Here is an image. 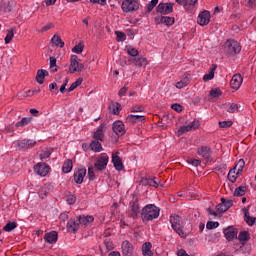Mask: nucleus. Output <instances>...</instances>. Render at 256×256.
I'll return each mask as SVG.
<instances>
[{"mask_svg": "<svg viewBox=\"0 0 256 256\" xmlns=\"http://www.w3.org/2000/svg\"><path fill=\"white\" fill-rule=\"evenodd\" d=\"M140 213L143 223H149V221H154L159 217L161 209L155 204H147Z\"/></svg>", "mask_w": 256, "mask_h": 256, "instance_id": "f257e3e1", "label": "nucleus"}, {"mask_svg": "<svg viewBox=\"0 0 256 256\" xmlns=\"http://www.w3.org/2000/svg\"><path fill=\"white\" fill-rule=\"evenodd\" d=\"M85 67V64L81 63V60L77 55H72L70 57V66L69 70L66 72L68 75L69 73H81Z\"/></svg>", "mask_w": 256, "mask_h": 256, "instance_id": "f03ea898", "label": "nucleus"}, {"mask_svg": "<svg viewBox=\"0 0 256 256\" xmlns=\"http://www.w3.org/2000/svg\"><path fill=\"white\" fill-rule=\"evenodd\" d=\"M224 48L228 55H237V53H241V44L236 40H227L224 44Z\"/></svg>", "mask_w": 256, "mask_h": 256, "instance_id": "7ed1b4c3", "label": "nucleus"}, {"mask_svg": "<svg viewBox=\"0 0 256 256\" xmlns=\"http://www.w3.org/2000/svg\"><path fill=\"white\" fill-rule=\"evenodd\" d=\"M170 223L172 225V229L180 236V237H187L185 232L183 231V227L181 226L182 220L179 215L171 216Z\"/></svg>", "mask_w": 256, "mask_h": 256, "instance_id": "20e7f679", "label": "nucleus"}, {"mask_svg": "<svg viewBox=\"0 0 256 256\" xmlns=\"http://www.w3.org/2000/svg\"><path fill=\"white\" fill-rule=\"evenodd\" d=\"M123 13H133L139 11V0H124L122 2Z\"/></svg>", "mask_w": 256, "mask_h": 256, "instance_id": "39448f33", "label": "nucleus"}, {"mask_svg": "<svg viewBox=\"0 0 256 256\" xmlns=\"http://www.w3.org/2000/svg\"><path fill=\"white\" fill-rule=\"evenodd\" d=\"M141 214V207L139 206V198L134 197L132 201H130V215L132 219H137Z\"/></svg>", "mask_w": 256, "mask_h": 256, "instance_id": "423d86ee", "label": "nucleus"}, {"mask_svg": "<svg viewBox=\"0 0 256 256\" xmlns=\"http://www.w3.org/2000/svg\"><path fill=\"white\" fill-rule=\"evenodd\" d=\"M223 233L226 241H235L239 231L233 226H228L227 228L223 229Z\"/></svg>", "mask_w": 256, "mask_h": 256, "instance_id": "0eeeda50", "label": "nucleus"}, {"mask_svg": "<svg viewBox=\"0 0 256 256\" xmlns=\"http://www.w3.org/2000/svg\"><path fill=\"white\" fill-rule=\"evenodd\" d=\"M109 163V156L107 154H103L101 157H99L94 167L96 171H104V169H107V164Z\"/></svg>", "mask_w": 256, "mask_h": 256, "instance_id": "6e6552de", "label": "nucleus"}, {"mask_svg": "<svg viewBox=\"0 0 256 256\" xmlns=\"http://www.w3.org/2000/svg\"><path fill=\"white\" fill-rule=\"evenodd\" d=\"M173 5V3H160L157 6L156 11L157 13H161V15H169L173 13Z\"/></svg>", "mask_w": 256, "mask_h": 256, "instance_id": "1a4fd4ad", "label": "nucleus"}, {"mask_svg": "<svg viewBox=\"0 0 256 256\" xmlns=\"http://www.w3.org/2000/svg\"><path fill=\"white\" fill-rule=\"evenodd\" d=\"M211 21V13L207 10H204L202 13L198 15L197 23L201 25V27H205V25H209Z\"/></svg>", "mask_w": 256, "mask_h": 256, "instance_id": "9d476101", "label": "nucleus"}, {"mask_svg": "<svg viewBox=\"0 0 256 256\" xmlns=\"http://www.w3.org/2000/svg\"><path fill=\"white\" fill-rule=\"evenodd\" d=\"M49 169V165L45 163H38L34 166L35 173L40 175V177H47V175H49Z\"/></svg>", "mask_w": 256, "mask_h": 256, "instance_id": "9b49d317", "label": "nucleus"}, {"mask_svg": "<svg viewBox=\"0 0 256 256\" xmlns=\"http://www.w3.org/2000/svg\"><path fill=\"white\" fill-rule=\"evenodd\" d=\"M79 227H81V224L79 222L78 216L76 218H71L67 222V230L69 233H77L79 231Z\"/></svg>", "mask_w": 256, "mask_h": 256, "instance_id": "f8f14e48", "label": "nucleus"}, {"mask_svg": "<svg viewBox=\"0 0 256 256\" xmlns=\"http://www.w3.org/2000/svg\"><path fill=\"white\" fill-rule=\"evenodd\" d=\"M19 149H33L37 145V141L31 139H24L17 142Z\"/></svg>", "mask_w": 256, "mask_h": 256, "instance_id": "ddd939ff", "label": "nucleus"}, {"mask_svg": "<svg viewBox=\"0 0 256 256\" xmlns=\"http://www.w3.org/2000/svg\"><path fill=\"white\" fill-rule=\"evenodd\" d=\"M122 255L123 256H133V244H131V242L125 240L122 242Z\"/></svg>", "mask_w": 256, "mask_h": 256, "instance_id": "4468645a", "label": "nucleus"}, {"mask_svg": "<svg viewBox=\"0 0 256 256\" xmlns=\"http://www.w3.org/2000/svg\"><path fill=\"white\" fill-rule=\"evenodd\" d=\"M85 175H87V169L80 168L74 172V181L77 185H81L83 183V179H85Z\"/></svg>", "mask_w": 256, "mask_h": 256, "instance_id": "2eb2a0df", "label": "nucleus"}, {"mask_svg": "<svg viewBox=\"0 0 256 256\" xmlns=\"http://www.w3.org/2000/svg\"><path fill=\"white\" fill-rule=\"evenodd\" d=\"M242 84H243V76H241V74H235L230 81V86L235 91H237Z\"/></svg>", "mask_w": 256, "mask_h": 256, "instance_id": "dca6fc26", "label": "nucleus"}, {"mask_svg": "<svg viewBox=\"0 0 256 256\" xmlns=\"http://www.w3.org/2000/svg\"><path fill=\"white\" fill-rule=\"evenodd\" d=\"M112 163L116 169V171H123V160L119 157V152L112 154Z\"/></svg>", "mask_w": 256, "mask_h": 256, "instance_id": "f3484780", "label": "nucleus"}, {"mask_svg": "<svg viewBox=\"0 0 256 256\" xmlns=\"http://www.w3.org/2000/svg\"><path fill=\"white\" fill-rule=\"evenodd\" d=\"M113 132L118 135V137H122V135L125 133V124L121 121H116L113 123L112 126Z\"/></svg>", "mask_w": 256, "mask_h": 256, "instance_id": "a211bd4d", "label": "nucleus"}, {"mask_svg": "<svg viewBox=\"0 0 256 256\" xmlns=\"http://www.w3.org/2000/svg\"><path fill=\"white\" fill-rule=\"evenodd\" d=\"M155 21L161 25H166L167 27H171V25L175 24V18L169 16L155 18Z\"/></svg>", "mask_w": 256, "mask_h": 256, "instance_id": "6ab92c4d", "label": "nucleus"}, {"mask_svg": "<svg viewBox=\"0 0 256 256\" xmlns=\"http://www.w3.org/2000/svg\"><path fill=\"white\" fill-rule=\"evenodd\" d=\"M58 237L59 234H57V231H51L44 235V240L46 241V243H50L51 245H53L57 241Z\"/></svg>", "mask_w": 256, "mask_h": 256, "instance_id": "aec40b11", "label": "nucleus"}, {"mask_svg": "<svg viewBox=\"0 0 256 256\" xmlns=\"http://www.w3.org/2000/svg\"><path fill=\"white\" fill-rule=\"evenodd\" d=\"M103 137H105V123L101 124L94 133L96 141H103Z\"/></svg>", "mask_w": 256, "mask_h": 256, "instance_id": "412c9836", "label": "nucleus"}, {"mask_svg": "<svg viewBox=\"0 0 256 256\" xmlns=\"http://www.w3.org/2000/svg\"><path fill=\"white\" fill-rule=\"evenodd\" d=\"M77 217H78V221H79L80 225H83L84 227H87V225H89V223H93V221H95V218L90 215H88V216L80 215Z\"/></svg>", "mask_w": 256, "mask_h": 256, "instance_id": "4be33fe9", "label": "nucleus"}, {"mask_svg": "<svg viewBox=\"0 0 256 256\" xmlns=\"http://www.w3.org/2000/svg\"><path fill=\"white\" fill-rule=\"evenodd\" d=\"M49 75V72L47 70L40 69L37 71L36 74V81L39 83V85H43L45 83V77Z\"/></svg>", "mask_w": 256, "mask_h": 256, "instance_id": "5701e85b", "label": "nucleus"}, {"mask_svg": "<svg viewBox=\"0 0 256 256\" xmlns=\"http://www.w3.org/2000/svg\"><path fill=\"white\" fill-rule=\"evenodd\" d=\"M126 121L127 123H142V121H145V116L130 114L127 116Z\"/></svg>", "mask_w": 256, "mask_h": 256, "instance_id": "b1692460", "label": "nucleus"}, {"mask_svg": "<svg viewBox=\"0 0 256 256\" xmlns=\"http://www.w3.org/2000/svg\"><path fill=\"white\" fill-rule=\"evenodd\" d=\"M197 153L201 157H204V159H209V157H211V149H209L207 146L198 148Z\"/></svg>", "mask_w": 256, "mask_h": 256, "instance_id": "393cba45", "label": "nucleus"}, {"mask_svg": "<svg viewBox=\"0 0 256 256\" xmlns=\"http://www.w3.org/2000/svg\"><path fill=\"white\" fill-rule=\"evenodd\" d=\"M189 83H191V75L187 74L179 82L176 83V88L183 89V87H187Z\"/></svg>", "mask_w": 256, "mask_h": 256, "instance_id": "a878e982", "label": "nucleus"}, {"mask_svg": "<svg viewBox=\"0 0 256 256\" xmlns=\"http://www.w3.org/2000/svg\"><path fill=\"white\" fill-rule=\"evenodd\" d=\"M178 5H182L186 10L189 9V7H193L196 5L197 1L199 0H175Z\"/></svg>", "mask_w": 256, "mask_h": 256, "instance_id": "bb28decb", "label": "nucleus"}, {"mask_svg": "<svg viewBox=\"0 0 256 256\" xmlns=\"http://www.w3.org/2000/svg\"><path fill=\"white\" fill-rule=\"evenodd\" d=\"M153 245L151 242H146L142 245V254L143 256H153V251H151Z\"/></svg>", "mask_w": 256, "mask_h": 256, "instance_id": "cd10ccee", "label": "nucleus"}, {"mask_svg": "<svg viewBox=\"0 0 256 256\" xmlns=\"http://www.w3.org/2000/svg\"><path fill=\"white\" fill-rule=\"evenodd\" d=\"M52 45H55V47H60V49H63L65 47V42L61 39V36L54 35L51 39Z\"/></svg>", "mask_w": 256, "mask_h": 256, "instance_id": "c85d7f7f", "label": "nucleus"}, {"mask_svg": "<svg viewBox=\"0 0 256 256\" xmlns=\"http://www.w3.org/2000/svg\"><path fill=\"white\" fill-rule=\"evenodd\" d=\"M133 63H134V65H136V67H146L147 66V58H145L143 56L135 57L133 59Z\"/></svg>", "mask_w": 256, "mask_h": 256, "instance_id": "c756f323", "label": "nucleus"}, {"mask_svg": "<svg viewBox=\"0 0 256 256\" xmlns=\"http://www.w3.org/2000/svg\"><path fill=\"white\" fill-rule=\"evenodd\" d=\"M99 141L100 140H94L90 143V149L96 153H101V151H103V146Z\"/></svg>", "mask_w": 256, "mask_h": 256, "instance_id": "7c9ffc66", "label": "nucleus"}, {"mask_svg": "<svg viewBox=\"0 0 256 256\" xmlns=\"http://www.w3.org/2000/svg\"><path fill=\"white\" fill-rule=\"evenodd\" d=\"M244 221L249 225V227H253L256 223V217L249 215V211L246 210L244 213Z\"/></svg>", "mask_w": 256, "mask_h": 256, "instance_id": "2f4dec72", "label": "nucleus"}, {"mask_svg": "<svg viewBox=\"0 0 256 256\" xmlns=\"http://www.w3.org/2000/svg\"><path fill=\"white\" fill-rule=\"evenodd\" d=\"M73 170V160L68 159L67 161L64 162L62 171L63 173H71Z\"/></svg>", "mask_w": 256, "mask_h": 256, "instance_id": "473e14b6", "label": "nucleus"}, {"mask_svg": "<svg viewBox=\"0 0 256 256\" xmlns=\"http://www.w3.org/2000/svg\"><path fill=\"white\" fill-rule=\"evenodd\" d=\"M238 239L242 245H245L249 239H251V236H249V233L247 231H241L239 233Z\"/></svg>", "mask_w": 256, "mask_h": 256, "instance_id": "72a5a7b5", "label": "nucleus"}, {"mask_svg": "<svg viewBox=\"0 0 256 256\" xmlns=\"http://www.w3.org/2000/svg\"><path fill=\"white\" fill-rule=\"evenodd\" d=\"M31 121H33V117H24L15 124V127L16 128L25 127L26 125H29Z\"/></svg>", "mask_w": 256, "mask_h": 256, "instance_id": "f704fd0d", "label": "nucleus"}, {"mask_svg": "<svg viewBox=\"0 0 256 256\" xmlns=\"http://www.w3.org/2000/svg\"><path fill=\"white\" fill-rule=\"evenodd\" d=\"M245 168V160L240 159L234 166V169L237 171V175H241L243 173V169Z\"/></svg>", "mask_w": 256, "mask_h": 256, "instance_id": "c9c22d12", "label": "nucleus"}, {"mask_svg": "<svg viewBox=\"0 0 256 256\" xmlns=\"http://www.w3.org/2000/svg\"><path fill=\"white\" fill-rule=\"evenodd\" d=\"M50 69H52V73H57V71H59V67H57V58L54 56H50Z\"/></svg>", "mask_w": 256, "mask_h": 256, "instance_id": "e433bc0d", "label": "nucleus"}, {"mask_svg": "<svg viewBox=\"0 0 256 256\" xmlns=\"http://www.w3.org/2000/svg\"><path fill=\"white\" fill-rule=\"evenodd\" d=\"M236 169L232 168L228 173V180H230L231 183H235L237 181V177H239V174H237Z\"/></svg>", "mask_w": 256, "mask_h": 256, "instance_id": "4c0bfd02", "label": "nucleus"}, {"mask_svg": "<svg viewBox=\"0 0 256 256\" xmlns=\"http://www.w3.org/2000/svg\"><path fill=\"white\" fill-rule=\"evenodd\" d=\"M13 229H17V223L16 222H8L4 227L3 231H6L8 233H11Z\"/></svg>", "mask_w": 256, "mask_h": 256, "instance_id": "58836bf2", "label": "nucleus"}, {"mask_svg": "<svg viewBox=\"0 0 256 256\" xmlns=\"http://www.w3.org/2000/svg\"><path fill=\"white\" fill-rule=\"evenodd\" d=\"M246 191H247V188L245 186H239L238 188L235 189L234 195L235 197H243Z\"/></svg>", "mask_w": 256, "mask_h": 256, "instance_id": "ea45409f", "label": "nucleus"}, {"mask_svg": "<svg viewBox=\"0 0 256 256\" xmlns=\"http://www.w3.org/2000/svg\"><path fill=\"white\" fill-rule=\"evenodd\" d=\"M83 83V78H78L74 83L70 85L68 88V93H71V91H75V88L79 87Z\"/></svg>", "mask_w": 256, "mask_h": 256, "instance_id": "a19ab883", "label": "nucleus"}, {"mask_svg": "<svg viewBox=\"0 0 256 256\" xmlns=\"http://www.w3.org/2000/svg\"><path fill=\"white\" fill-rule=\"evenodd\" d=\"M189 131H193V126H182L178 130V135H184V133H189Z\"/></svg>", "mask_w": 256, "mask_h": 256, "instance_id": "79ce46f5", "label": "nucleus"}, {"mask_svg": "<svg viewBox=\"0 0 256 256\" xmlns=\"http://www.w3.org/2000/svg\"><path fill=\"white\" fill-rule=\"evenodd\" d=\"M13 37H15V33L13 32V29L8 30L7 35L5 37V43L6 45H9L11 41H13Z\"/></svg>", "mask_w": 256, "mask_h": 256, "instance_id": "37998d69", "label": "nucleus"}, {"mask_svg": "<svg viewBox=\"0 0 256 256\" xmlns=\"http://www.w3.org/2000/svg\"><path fill=\"white\" fill-rule=\"evenodd\" d=\"M161 183V180L159 178L153 177L149 180V186L150 187H159V184Z\"/></svg>", "mask_w": 256, "mask_h": 256, "instance_id": "c03bdc74", "label": "nucleus"}, {"mask_svg": "<svg viewBox=\"0 0 256 256\" xmlns=\"http://www.w3.org/2000/svg\"><path fill=\"white\" fill-rule=\"evenodd\" d=\"M116 34V40L121 42L125 41L127 39V35L121 31H115Z\"/></svg>", "mask_w": 256, "mask_h": 256, "instance_id": "a18cd8bd", "label": "nucleus"}, {"mask_svg": "<svg viewBox=\"0 0 256 256\" xmlns=\"http://www.w3.org/2000/svg\"><path fill=\"white\" fill-rule=\"evenodd\" d=\"M238 109H239V106H237V104L235 103L229 104L226 107L227 113H235V111H237Z\"/></svg>", "mask_w": 256, "mask_h": 256, "instance_id": "49530a36", "label": "nucleus"}, {"mask_svg": "<svg viewBox=\"0 0 256 256\" xmlns=\"http://www.w3.org/2000/svg\"><path fill=\"white\" fill-rule=\"evenodd\" d=\"M127 53L131 57H137V55H139V50L129 46V47H127Z\"/></svg>", "mask_w": 256, "mask_h": 256, "instance_id": "de8ad7c7", "label": "nucleus"}, {"mask_svg": "<svg viewBox=\"0 0 256 256\" xmlns=\"http://www.w3.org/2000/svg\"><path fill=\"white\" fill-rule=\"evenodd\" d=\"M222 204H224V207L229 211L231 207H233V200H227L225 198H221Z\"/></svg>", "mask_w": 256, "mask_h": 256, "instance_id": "09e8293b", "label": "nucleus"}, {"mask_svg": "<svg viewBox=\"0 0 256 256\" xmlns=\"http://www.w3.org/2000/svg\"><path fill=\"white\" fill-rule=\"evenodd\" d=\"M158 3H159V0H151L150 3L147 5L148 13H151V11H153V9H155V7L157 6Z\"/></svg>", "mask_w": 256, "mask_h": 256, "instance_id": "8fccbe9b", "label": "nucleus"}, {"mask_svg": "<svg viewBox=\"0 0 256 256\" xmlns=\"http://www.w3.org/2000/svg\"><path fill=\"white\" fill-rule=\"evenodd\" d=\"M232 125H233V121L231 120L219 122V127H221V129H227V127H231Z\"/></svg>", "mask_w": 256, "mask_h": 256, "instance_id": "3c124183", "label": "nucleus"}, {"mask_svg": "<svg viewBox=\"0 0 256 256\" xmlns=\"http://www.w3.org/2000/svg\"><path fill=\"white\" fill-rule=\"evenodd\" d=\"M51 157V152L49 150H44L40 153L41 161H45V159H49Z\"/></svg>", "mask_w": 256, "mask_h": 256, "instance_id": "603ef678", "label": "nucleus"}, {"mask_svg": "<svg viewBox=\"0 0 256 256\" xmlns=\"http://www.w3.org/2000/svg\"><path fill=\"white\" fill-rule=\"evenodd\" d=\"M120 111H121V104L115 103L114 105H112L113 115H119Z\"/></svg>", "mask_w": 256, "mask_h": 256, "instance_id": "864d4df0", "label": "nucleus"}, {"mask_svg": "<svg viewBox=\"0 0 256 256\" xmlns=\"http://www.w3.org/2000/svg\"><path fill=\"white\" fill-rule=\"evenodd\" d=\"M217 227H219V222L208 221L206 224V229L208 230L217 229Z\"/></svg>", "mask_w": 256, "mask_h": 256, "instance_id": "5fc2aeb1", "label": "nucleus"}, {"mask_svg": "<svg viewBox=\"0 0 256 256\" xmlns=\"http://www.w3.org/2000/svg\"><path fill=\"white\" fill-rule=\"evenodd\" d=\"M220 95H223V92L221 91V89H219V88H216V89H212L211 91H210V96L211 97H219Z\"/></svg>", "mask_w": 256, "mask_h": 256, "instance_id": "6e6d98bb", "label": "nucleus"}, {"mask_svg": "<svg viewBox=\"0 0 256 256\" xmlns=\"http://www.w3.org/2000/svg\"><path fill=\"white\" fill-rule=\"evenodd\" d=\"M66 201L68 205H75V203L77 202V197L75 195H69L67 196Z\"/></svg>", "mask_w": 256, "mask_h": 256, "instance_id": "4d7b16f0", "label": "nucleus"}, {"mask_svg": "<svg viewBox=\"0 0 256 256\" xmlns=\"http://www.w3.org/2000/svg\"><path fill=\"white\" fill-rule=\"evenodd\" d=\"M216 211H218V213H225L227 210V208L225 207V204L223 202H221L220 204H218L216 206Z\"/></svg>", "mask_w": 256, "mask_h": 256, "instance_id": "13d9d810", "label": "nucleus"}, {"mask_svg": "<svg viewBox=\"0 0 256 256\" xmlns=\"http://www.w3.org/2000/svg\"><path fill=\"white\" fill-rule=\"evenodd\" d=\"M72 52L77 53V55H80V53H83V45L82 44L75 45V47L72 49Z\"/></svg>", "mask_w": 256, "mask_h": 256, "instance_id": "bf43d9fd", "label": "nucleus"}, {"mask_svg": "<svg viewBox=\"0 0 256 256\" xmlns=\"http://www.w3.org/2000/svg\"><path fill=\"white\" fill-rule=\"evenodd\" d=\"M187 163H189L190 165H192L193 167H199V165H201V160H197V159H188Z\"/></svg>", "mask_w": 256, "mask_h": 256, "instance_id": "052dcab7", "label": "nucleus"}, {"mask_svg": "<svg viewBox=\"0 0 256 256\" xmlns=\"http://www.w3.org/2000/svg\"><path fill=\"white\" fill-rule=\"evenodd\" d=\"M171 109L176 111L177 113H181L183 111V106L181 104H172Z\"/></svg>", "mask_w": 256, "mask_h": 256, "instance_id": "680f3d73", "label": "nucleus"}, {"mask_svg": "<svg viewBox=\"0 0 256 256\" xmlns=\"http://www.w3.org/2000/svg\"><path fill=\"white\" fill-rule=\"evenodd\" d=\"M214 77L215 73L210 71L208 74H205L203 76V81H211V79H213Z\"/></svg>", "mask_w": 256, "mask_h": 256, "instance_id": "e2e57ef3", "label": "nucleus"}, {"mask_svg": "<svg viewBox=\"0 0 256 256\" xmlns=\"http://www.w3.org/2000/svg\"><path fill=\"white\" fill-rule=\"evenodd\" d=\"M53 27H55V25L53 23L46 24L44 27H42L40 32L45 33L47 31H49V29H53Z\"/></svg>", "mask_w": 256, "mask_h": 256, "instance_id": "0e129e2a", "label": "nucleus"}, {"mask_svg": "<svg viewBox=\"0 0 256 256\" xmlns=\"http://www.w3.org/2000/svg\"><path fill=\"white\" fill-rule=\"evenodd\" d=\"M88 177L90 181H93L95 179V172L93 171V167L88 168Z\"/></svg>", "mask_w": 256, "mask_h": 256, "instance_id": "69168bd1", "label": "nucleus"}, {"mask_svg": "<svg viewBox=\"0 0 256 256\" xmlns=\"http://www.w3.org/2000/svg\"><path fill=\"white\" fill-rule=\"evenodd\" d=\"M143 112V106H134L131 109V113H141Z\"/></svg>", "mask_w": 256, "mask_h": 256, "instance_id": "338daca9", "label": "nucleus"}, {"mask_svg": "<svg viewBox=\"0 0 256 256\" xmlns=\"http://www.w3.org/2000/svg\"><path fill=\"white\" fill-rule=\"evenodd\" d=\"M126 93H127V87L124 86V87H122V88L119 90L118 95H119V97H123V96L126 95Z\"/></svg>", "mask_w": 256, "mask_h": 256, "instance_id": "774afa93", "label": "nucleus"}]
</instances>
